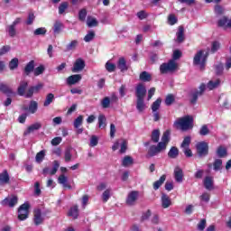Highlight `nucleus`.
Wrapping results in <instances>:
<instances>
[{
	"mask_svg": "<svg viewBox=\"0 0 231 231\" xmlns=\"http://www.w3.org/2000/svg\"><path fill=\"white\" fill-rule=\"evenodd\" d=\"M106 71H108V73H113V71H115L116 69V65L107 61L106 63Z\"/></svg>",
	"mask_w": 231,
	"mask_h": 231,
	"instance_id": "62",
	"label": "nucleus"
},
{
	"mask_svg": "<svg viewBox=\"0 0 231 231\" xmlns=\"http://www.w3.org/2000/svg\"><path fill=\"white\" fill-rule=\"evenodd\" d=\"M179 155H180V150L176 146H172L168 152L169 158H171V159H176L178 158Z\"/></svg>",
	"mask_w": 231,
	"mask_h": 231,
	"instance_id": "34",
	"label": "nucleus"
},
{
	"mask_svg": "<svg viewBox=\"0 0 231 231\" xmlns=\"http://www.w3.org/2000/svg\"><path fill=\"white\" fill-rule=\"evenodd\" d=\"M207 59H208V52L205 54L203 50L199 51L193 57V66H199L200 70L203 71L207 66Z\"/></svg>",
	"mask_w": 231,
	"mask_h": 231,
	"instance_id": "2",
	"label": "nucleus"
},
{
	"mask_svg": "<svg viewBox=\"0 0 231 231\" xmlns=\"http://www.w3.org/2000/svg\"><path fill=\"white\" fill-rule=\"evenodd\" d=\"M42 127V124L34 123L27 127L26 131L23 132V136H28V134L33 133V131H39Z\"/></svg>",
	"mask_w": 231,
	"mask_h": 231,
	"instance_id": "18",
	"label": "nucleus"
},
{
	"mask_svg": "<svg viewBox=\"0 0 231 231\" xmlns=\"http://www.w3.org/2000/svg\"><path fill=\"white\" fill-rule=\"evenodd\" d=\"M69 8V2H61L58 7V13L60 15H64L66 14V10Z\"/></svg>",
	"mask_w": 231,
	"mask_h": 231,
	"instance_id": "32",
	"label": "nucleus"
},
{
	"mask_svg": "<svg viewBox=\"0 0 231 231\" xmlns=\"http://www.w3.org/2000/svg\"><path fill=\"white\" fill-rule=\"evenodd\" d=\"M8 183H10V174H8V171L4 170L0 173V185H7Z\"/></svg>",
	"mask_w": 231,
	"mask_h": 231,
	"instance_id": "23",
	"label": "nucleus"
},
{
	"mask_svg": "<svg viewBox=\"0 0 231 231\" xmlns=\"http://www.w3.org/2000/svg\"><path fill=\"white\" fill-rule=\"evenodd\" d=\"M79 211L78 205L71 207L68 212V216L69 217H72L73 219H79Z\"/></svg>",
	"mask_w": 231,
	"mask_h": 231,
	"instance_id": "25",
	"label": "nucleus"
},
{
	"mask_svg": "<svg viewBox=\"0 0 231 231\" xmlns=\"http://www.w3.org/2000/svg\"><path fill=\"white\" fill-rule=\"evenodd\" d=\"M59 167H60V163L59 162V161H54L53 168L50 171L51 176H54V174H57V171H59Z\"/></svg>",
	"mask_w": 231,
	"mask_h": 231,
	"instance_id": "60",
	"label": "nucleus"
},
{
	"mask_svg": "<svg viewBox=\"0 0 231 231\" xmlns=\"http://www.w3.org/2000/svg\"><path fill=\"white\" fill-rule=\"evenodd\" d=\"M199 90H196L191 94V98L189 99L190 104L193 106L198 103V97H201L205 93V89H207V85L205 83L200 84Z\"/></svg>",
	"mask_w": 231,
	"mask_h": 231,
	"instance_id": "8",
	"label": "nucleus"
},
{
	"mask_svg": "<svg viewBox=\"0 0 231 231\" xmlns=\"http://www.w3.org/2000/svg\"><path fill=\"white\" fill-rule=\"evenodd\" d=\"M35 69V60L29 61L23 69V77H30L31 73H33Z\"/></svg>",
	"mask_w": 231,
	"mask_h": 231,
	"instance_id": "15",
	"label": "nucleus"
},
{
	"mask_svg": "<svg viewBox=\"0 0 231 231\" xmlns=\"http://www.w3.org/2000/svg\"><path fill=\"white\" fill-rule=\"evenodd\" d=\"M172 205V201L171 200V197L169 195L162 193V208H169Z\"/></svg>",
	"mask_w": 231,
	"mask_h": 231,
	"instance_id": "22",
	"label": "nucleus"
},
{
	"mask_svg": "<svg viewBox=\"0 0 231 231\" xmlns=\"http://www.w3.org/2000/svg\"><path fill=\"white\" fill-rule=\"evenodd\" d=\"M207 227V219L202 218L199 223L197 225V228L199 231H203L205 230V228Z\"/></svg>",
	"mask_w": 231,
	"mask_h": 231,
	"instance_id": "63",
	"label": "nucleus"
},
{
	"mask_svg": "<svg viewBox=\"0 0 231 231\" xmlns=\"http://www.w3.org/2000/svg\"><path fill=\"white\" fill-rule=\"evenodd\" d=\"M42 88H44L43 83H38L36 86L30 87L25 94V98H32V97H33V94L39 93V91H41Z\"/></svg>",
	"mask_w": 231,
	"mask_h": 231,
	"instance_id": "11",
	"label": "nucleus"
},
{
	"mask_svg": "<svg viewBox=\"0 0 231 231\" xmlns=\"http://www.w3.org/2000/svg\"><path fill=\"white\" fill-rule=\"evenodd\" d=\"M53 100H55V95H53V93H49L46 96L45 101L43 103L44 107H48V106H50V104H51Z\"/></svg>",
	"mask_w": 231,
	"mask_h": 231,
	"instance_id": "46",
	"label": "nucleus"
},
{
	"mask_svg": "<svg viewBox=\"0 0 231 231\" xmlns=\"http://www.w3.org/2000/svg\"><path fill=\"white\" fill-rule=\"evenodd\" d=\"M136 109L139 113H143L145 110V101L144 99H137L136 101Z\"/></svg>",
	"mask_w": 231,
	"mask_h": 231,
	"instance_id": "42",
	"label": "nucleus"
},
{
	"mask_svg": "<svg viewBox=\"0 0 231 231\" xmlns=\"http://www.w3.org/2000/svg\"><path fill=\"white\" fill-rule=\"evenodd\" d=\"M95 39V31H88V34L84 37L85 42H91Z\"/></svg>",
	"mask_w": 231,
	"mask_h": 231,
	"instance_id": "57",
	"label": "nucleus"
},
{
	"mask_svg": "<svg viewBox=\"0 0 231 231\" xmlns=\"http://www.w3.org/2000/svg\"><path fill=\"white\" fill-rule=\"evenodd\" d=\"M45 69L46 68H44V65H40L39 67L35 68L33 70L34 77H39V75H42Z\"/></svg>",
	"mask_w": 231,
	"mask_h": 231,
	"instance_id": "52",
	"label": "nucleus"
},
{
	"mask_svg": "<svg viewBox=\"0 0 231 231\" xmlns=\"http://www.w3.org/2000/svg\"><path fill=\"white\" fill-rule=\"evenodd\" d=\"M164 102H165V106H172V104L176 102V97H174V95L169 94L168 96H166Z\"/></svg>",
	"mask_w": 231,
	"mask_h": 231,
	"instance_id": "50",
	"label": "nucleus"
},
{
	"mask_svg": "<svg viewBox=\"0 0 231 231\" xmlns=\"http://www.w3.org/2000/svg\"><path fill=\"white\" fill-rule=\"evenodd\" d=\"M185 41V28L183 26H179L177 32V42H183Z\"/></svg>",
	"mask_w": 231,
	"mask_h": 231,
	"instance_id": "31",
	"label": "nucleus"
},
{
	"mask_svg": "<svg viewBox=\"0 0 231 231\" xmlns=\"http://www.w3.org/2000/svg\"><path fill=\"white\" fill-rule=\"evenodd\" d=\"M7 32L9 33V37H15V35L17 34V31L15 30V26L12 25V24L8 26Z\"/></svg>",
	"mask_w": 231,
	"mask_h": 231,
	"instance_id": "64",
	"label": "nucleus"
},
{
	"mask_svg": "<svg viewBox=\"0 0 231 231\" xmlns=\"http://www.w3.org/2000/svg\"><path fill=\"white\" fill-rule=\"evenodd\" d=\"M192 124H194V118L190 116L179 118L174 122L175 127H177V129L180 128L181 131H189V129H192Z\"/></svg>",
	"mask_w": 231,
	"mask_h": 231,
	"instance_id": "1",
	"label": "nucleus"
},
{
	"mask_svg": "<svg viewBox=\"0 0 231 231\" xmlns=\"http://www.w3.org/2000/svg\"><path fill=\"white\" fill-rule=\"evenodd\" d=\"M136 16L138 19H140V21H143V19H147L149 17V14H147L145 10H141L137 12Z\"/></svg>",
	"mask_w": 231,
	"mask_h": 231,
	"instance_id": "59",
	"label": "nucleus"
},
{
	"mask_svg": "<svg viewBox=\"0 0 231 231\" xmlns=\"http://www.w3.org/2000/svg\"><path fill=\"white\" fill-rule=\"evenodd\" d=\"M151 141L153 143H158V142H160V129H154L152 131Z\"/></svg>",
	"mask_w": 231,
	"mask_h": 231,
	"instance_id": "35",
	"label": "nucleus"
},
{
	"mask_svg": "<svg viewBox=\"0 0 231 231\" xmlns=\"http://www.w3.org/2000/svg\"><path fill=\"white\" fill-rule=\"evenodd\" d=\"M162 151H165L162 143H158L157 145H151L148 149L147 158H152V157L156 156L157 154H160V152H162Z\"/></svg>",
	"mask_w": 231,
	"mask_h": 231,
	"instance_id": "7",
	"label": "nucleus"
},
{
	"mask_svg": "<svg viewBox=\"0 0 231 231\" xmlns=\"http://www.w3.org/2000/svg\"><path fill=\"white\" fill-rule=\"evenodd\" d=\"M214 68L217 77H221V75H223V71H225V67L223 66V63H218L215 65Z\"/></svg>",
	"mask_w": 231,
	"mask_h": 231,
	"instance_id": "43",
	"label": "nucleus"
},
{
	"mask_svg": "<svg viewBox=\"0 0 231 231\" xmlns=\"http://www.w3.org/2000/svg\"><path fill=\"white\" fill-rule=\"evenodd\" d=\"M82 124H84V116L80 115L74 120V123H73V126L74 128H76L77 134H82V133H84V128H82Z\"/></svg>",
	"mask_w": 231,
	"mask_h": 231,
	"instance_id": "13",
	"label": "nucleus"
},
{
	"mask_svg": "<svg viewBox=\"0 0 231 231\" xmlns=\"http://www.w3.org/2000/svg\"><path fill=\"white\" fill-rule=\"evenodd\" d=\"M174 178L177 183L183 181V170L180 166H176L174 169Z\"/></svg>",
	"mask_w": 231,
	"mask_h": 231,
	"instance_id": "20",
	"label": "nucleus"
},
{
	"mask_svg": "<svg viewBox=\"0 0 231 231\" xmlns=\"http://www.w3.org/2000/svg\"><path fill=\"white\" fill-rule=\"evenodd\" d=\"M217 154L218 158H226V156H228V152L226 151V148L218 146L217 149Z\"/></svg>",
	"mask_w": 231,
	"mask_h": 231,
	"instance_id": "40",
	"label": "nucleus"
},
{
	"mask_svg": "<svg viewBox=\"0 0 231 231\" xmlns=\"http://www.w3.org/2000/svg\"><path fill=\"white\" fill-rule=\"evenodd\" d=\"M87 24L88 28H92V26H98V21L97 18L88 17Z\"/></svg>",
	"mask_w": 231,
	"mask_h": 231,
	"instance_id": "56",
	"label": "nucleus"
},
{
	"mask_svg": "<svg viewBox=\"0 0 231 231\" xmlns=\"http://www.w3.org/2000/svg\"><path fill=\"white\" fill-rule=\"evenodd\" d=\"M19 68V59L14 58L9 62V69L14 71V69H17Z\"/></svg>",
	"mask_w": 231,
	"mask_h": 231,
	"instance_id": "44",
	"label": "nucleus"
},
{
	"mask_svg": "<svg viewBox=\"0 0 231 231\" xmlns=\"http://www.w3.org/2000/svg\"><path fill=\"white\" fill-rule=\"evenodd\" d=\"M147 95V89L143 84L140 83L135 88V97L137 100H144L145 96Z\"/></svg>",
	"mask_w": 231,
	"mask_h": 231,
	"instance_id": "10",
	"label": "nucleus"
},
{
	"mask_svg": "<svg viewBox=\"0 0 231 231\" xmlns=\"http://www.w3.org/2000/svg\"><path fill=\"white\" fill-rule=\"evenodd\" d=\"M221 84V79H216V81L210 80L208 83V88L209 89V91H212V89H216V88H219Z\"/></svg>",
	"mask_w": 231,
	"mask_h": 231,
	"instance_id": "37",
	"label": "nucleus"
},
{
	"mask_svg": "<svg viewBox=\"0 0 231 231\" xmlns=\"http://www.w3.org/2000/svg\"><path fill=\"white\" fill-rule=\"evenodd\" d=\"M0 91L4 93V95H6L7 97H12V95H15L14 90L12 88H8V85L6 84H0Z\"/></svg>",
	"mask_w": 231,
	"mask_h": 231,
	"instance_id": "27",
	"label": "nucleus"
},
{
	"mask_svg": "<svg viewBox=\"0 0 231 231\" xmlns=\"http://www.w3.org/2000/svg\"><path fill=\"white\" fill-rule=\"evenodd\" d=\"M30 216V203L24 202L18 208L19 221H26Z\"/></svg>",
	"mask_w": 231,
	"mask_h": 231,
	"instance_id": "5",
	"label": "nucleus"
},
{
	"mask_svg": "<svg viewBox=\"0 0 231 231\" xmlns=\"http://www.w3.org/2000/svg\"><path fill=\"white\" fill-rule=\"evenodd\" d=\"M86 68V61L82 58H79L74 62V65L71 69L72 73H79Z\"/></svg>",
	"mask_w": 231,
	"mask_h": 231,
	"instance_id": "12",
	"label": "nucleus"
},
{
	"mask_svg": "<svg viewBox=\"0 0 231 231\" xmlns=\"http://www.w3.org/2000/svg\"><path fill=\"white\" fill-rule=\"evenodd\" d=\"M139 79L142 82H151V80H152V76L147 71H143L139 75Z\"/></svg>",
	"mask_w": 231,
	"mask_h": 231,
	"instance_id": "30",
	"label": "nucleus"
},
{
	"mask_svg": "<svg viewBox=\"0 0 231 231\" xmlns=\"http://www.w3.org/2000/svg\"><path fill=\"white\" fill-rule=\"evenodd\" d=\"M110 106H111V98H109V97H105L101 100V107H103V109H108Z\"/></svg>",
	"mask_w": 231,
	"mask_h": 231,
	"instance_id": "48",
	"label": "nucleus"
},
{
	"mask_svg": "<svg viewBox=\"0 0 231 231\" xmlns=\"http://www.w3.org/2000/svg\"><path fill=\"white\" fill-rule=\"evenodd\" d=\"M45 157H46V151L45 150H42L39 152H37L36 156H35L36 163H42Z\"/></svg>",
	"mask_w": 231,
	"mask_h": 231,
	"instance_id": "38",
	"label": "nucleus"
},
{
	"mask_svg": "<svg viewBox=\"0 0 231 231\" xmlns=\"http://www.w3.org/2000/svg\"><path fill=\"white\" fill-rule=\"evenodd\" d=\"M58 183L63 185L64 189H71V185L68 184V177H66L64 174L59 176Z\"/></svg>",
	"mask_w": 231,
	"mask_h": 231,
	"instance_id": "29",
	"label": "nucleus"
},
{
	"mask_svg": "<svg viewBox=\"0 0 231 231\" xmlns=\"http://www.w3.org/2000/svg\"><path fill=\"white\" fill-rule=\"evenodd\" d=\"M223 167V160L221 159H216L213 162V169L216 172H217V171H221Z\"/></svg>",
	"mask_w": 231,
	"mask_h": 231,
	"instance_id": "45",
	"label": "nucleus"
},
{
	"mask_svg": "<svg viewBox=\"0 0 231 231\" xmlns=\"http://www.w3.org/2000/svg\"><path fill=\"white\" fill-rule=\"evenodd\" d=\"M37 109H39V104L37 101H31L29 104V107H24L23 111H30L32 115H35L37 113Z\"/></svg>",
	"mask_w": 231,
	"mask_h": 231,
	"instance_id": "26",
	"label": "nucleus"
},
{
	"mask_svg": "<svg viewBox=\"0 0 231 231\" xmlns=\"http://www.w3.org/2000/svg\"><path fill=\"white\" fill-rule=\"evenodd\" d=\"M190 140H191L190 136L184 137V139L180 144L181 149H186V148L190 147Z\"/></svg>",
	"mask_w": 231,
	"mask_h": 231,
	"instance_id": "55",
	"label": "nucleus"
},
{
	"mask_svg": "<svg viewBox=\"0 0 231 231\" xmlns=\"http://www.w3.org/2000/svg\"><path fill=\"white\" fill-rule=\"evenodd\" d=\"M117 68L124 73V71H127L129 69V67H127V61L125 60V58L121 57L119 58L117 61Z\"/></svg>",
	"mask_w": 231,
	"mask_h": 231,
	"instance_id": "24",
	"label": "nucleus"
},
{
	"mask_svg": "<svg viewBox=\"0 0 231 231\" xmlns=\"http://www.w3.org/2000/svg\"><path fill=\"white\" fill-rule=\"evenodd\" d=\"M134 163V159L130 155H125L122 161L123 167H129V165H133Z\"/></svg>",
	"mask_w": 231,
	"mask_h": 231,
	"instance_id": "36",
	"label": "nucleus"
},
{
	"mask_svg": "<svg viewBox=\"0 0 231 231\" xmlns=\"http://www.w3.org/2000/svg\"><path fill=\"white\" fill-rule=\"evenodd\" d=\"M197 154L199 158H205L208 156V143L201 141L196 143Z\"/></svg>",
	"mask_w": 231,
	"mask_h": 231,
	"instance_id": "6",
	"label": "nucleus"
},
{
	"mask_svg": "<svg viewBox=\"0 0 231 231\" xmlns=\"http://www.w3.org/2000/svg\"><path fill=\"white\" fill-rule=\"evenodd\" d=\"M26 89H28V81L26 80L21 81L17 88V94L19 95V97H26Z\"/></svg>",
	"mask_w": 231,
	"mask_h": 231,
	"instance_id": "16",
	"label": "nucleus"
},
{
	"mask_svg": "<svg viewBox=\"0 0 231 231\" xmlns=\"http://www.w3.org/2000/svg\"><path fill=\"white\" fill-rule=\"evenodd\" d=\"M19 203V199L17 196H12V198H5L1 201V205L3 207H9L10 208H14Z\"/></svg>",
	"mask_w": 231,
	"mask_h": 231,
	"instance_id": "9",
	"label": "nucleus"
},
{
	"mask_svg": "<svg viewBox=\"0 0 231 231\" xmlns=\"http://www.w3.org/2000/svg\"><path fill=\"white\" fill-rule=\"evenodd\" d=\"M228 24V18L226 16L222 17L217 22V27L223 28V26H226Z\"/></svg>",
	"mask_w": 231,
	"mask_h": 231,
	"instance_id": "61",
	"label": "nucleus"
},
{
	"mask_svg": "<svg viewBox=\"0 0 231 231\" xmlns=\"http://www.w3.org/2000/svg\"><path fill=\"white\" fill-rule=\"evenodd\" d=\"M162 106V98L159 97L157 98L152 104V113H156V111H158V109H160Z\"/></svg>",
	"mask_w": 231,
	"mask_h": 231,
	"instance_id": "47",
	"label": "nucleus"
},
{
	"mask_svg": "<svg viewBox=\"0 0 231 231\" xmlns=\"http://www.w3.org/2000/svg\"><path fill=\"white\" fill-rule=\"evenodd\" d=\"M178 69V63L174 60H170L167 63H162L160 66V71L162 75H166V73H174Z\"/></svg>",
	"mask_w": 231,
	"mask_h": 231,
	"instance_id": "3",
	"label": "nucleus"
},
{
	"mask_svg": "<svg viewBox=\"0 0 231 231\" xmlns=\"http://www.w3.org/2000/svg\"><path fill=\"white\" fill-rule=\"evenodd\" d=\"M139 195H140V192L136 190L131 191L125 199L126 205H129V207H133V205H134V203H136V201L138 200Z\"/></svg>",
	"mask_w": 231,
	"mask_h": 231,
	"instance_id": "14",
	"label": "nucleus"
},
{
	"mask_svg": "<svg viewBox=\"0 0 231 231\" xmlns=\"http://www.w3.org/2000/svg\"><path fill=\"white\" fill-rule=\"evenodd\" d=\"M77 46H79V41H77V40L71 41V42H69L66 46V51H71L75 50L77 48Z\"/></svg>",
	"mask_w": 231,
	"mask_h": 231,
	"instance_id": "51",
	"label": "nucleus"
},
{
	"mask_svg": "<svg viewBox=\"0 0 231 231\" xmlns=\"http://www.w3.org/2000/svg\"><path fill=\"white\" fill-rule=\"evenodd\" d=\"M109 198H111V189H106L102 194L103 203H107L109 201Z\"/></svg>",
	"mask_w": 231,
	"mask_h": 231,
	"instance_id": "53",
	"label": "nucleus"
},
{
	"mask_svg": "<svg viewBox=\"0 0 231 231\" xmlns=\"http://www.w3.org/2000/svg\"><path fill=\"white\" fill-rule=\"evenodd\" d=\"M63 28H64V23H62V22L57 20L53 24L54 35H59V33H60V32H62Z\"/></svg>",
	"mask_w": 231,
	"mask_h": 231,
	"instance_id": "28",
	"label": "nucleus"
},
{
	"mask_svg": "<svg viewBox=\"0 0 231 231\" xmlns=\"http://www.w3.org/2000/svg\"><path fill=\"white\" fill-rule=\"evenodd\" d=\"M165 180H167V175L161 176L160 180L153 182V189L158 190L162 183H165Z\"/></svg>",
	"mask_w": 231,
	"mask_h": 231,
	"instance_id": "41",
	"label": "nucleus"
},
{
	"mask_svg": "<svg viewBox=\"0 0 231 231\" xmlns=\"http://www.w3.org/2000/svg\"><path fill=\"white\" fill-rule=\"evenodd\" d=\"M86 17H88V10L86 8H83V9L79 10V19L81 22H84V21H86Z\"/></svg>",
	"mask_w": 231,
	"mask_h": 231,
	"instance_id": "58",
	"label": "nucleus"
},
{
	"mask_svg": "<svg viewBox=\"0 0 231 231\" xmlns=\"http://www.w3.org/2000/svg\"><path fill=\"white\" fill-rule=\"evenodd\" d=\"M50 214V210H47L42 213L41 208H35L33 210V217L32 221L35 226H40V225H44V216H48Z\"/></svg>",
	"mask_w": 231,
	"mask_h": 231,
	"instance_id": "4",
	"label": "nucleus"
},
{
	"mask_svg": "<svg viewBox=\"0 0 231 231\" xmlns=\"http://www.w3.org/2000/svg\"><path fill=\"white\" fill-rule=\"evenodd\" d=\"M219 50H221V42H219L217 41L212 42L210 53H212V54L217 53V51H219Z\"/></svg>",
	"mask_w": 231,
	"mask_h": 231,
	"instance_id": "39",
	"label": "nucleus"
},
{
	"mask_svg": "<svg viewBox=\"0 0 231 231\" xmlns=\"http://www.w3.org/2000/svg\"><path fill=\"white\" fill-rule=\"evenodd\" d=\"M178 23V17H176V14H171L168 15V24L170 26H174V24Z\"/></svg>",
	"mask_w": 231,
	"mask_h": 231,
	"instance_id": "49",
	"label": "nucleus"
},
{
	"mask_svg": "<svg viewBox=\"0 0 231 231\" xmlns=\"http://www.w3.org/2000/svg\"><path fill=\"white\" fill-rule=\"evenodd\" d=\"M98 120V127L99 129H106V127L107 126L106 122V116L104 114H100L97 117Z\"/></svg>",
	"mask_w": 231,
	"mask_h": 231,
	"instance_id": "33",
	"label": "nucleus"
},
{
	"mask_svg": "<svg viewBox=\"0 0 231 231\" xmlns=\"http://www.w3.org/2000/svg\"><path fill=\"white\" fill-rule=\"evenodd\" d=\"M169 142H171V130H166L162 136V142L158 143H162V147L164 149H167V145L169 143Z\"/></svg>",
	"mask_w": 231,
	"mask_h": 231,
	"instance_id": "19",
	"label": "nucleus"
},
{
	"mask_svg": "<svg viewBox=\"0 0 231 231\" xmlns=\"http://www.w3.org/2000/svg\"><path fill=\"white\" fill-rule=\"evenodd\" d=\"M203 183L207 190H212L214 189V177L206 176Z\"/></svg>",
	"mask_w": 231,
	"mask_h": 231,
	"instance_id": "21",
	"label": "nucleus"
},
{
	"mask_svg": "<svg viewBox=\"0 0 231 231\" xmlns=\"http://www.w3.org/2000/svg\"><path fill=\"white\" fill-rule=\"evenodd\" d=\"M199 134L200 136H207L208 134H210V130L208 129V126L207 125H204L201 126Z\"/></svg>",
	"mask_w": 231,
	"mask_h": 231,
	"instance_id": "54",
	"label": "nucleus"
},
{
	"mask_svg": "<svg viewBox=\"0 0 231 231\" xmlns=\"http://www.w3.org/2000/svg\"><path fill=\"white\" fill-rule=\"evenodd\" d=\"M80 80H82V75H80V74H74V75L69 76L67 79V84L69 86H75V84L80 82Z\"/></svg>",
	"mask_w": 231,
	"mask_h": 231,
	"instance_id": "17",
	"label": "nucleus"
}]
</instances>
